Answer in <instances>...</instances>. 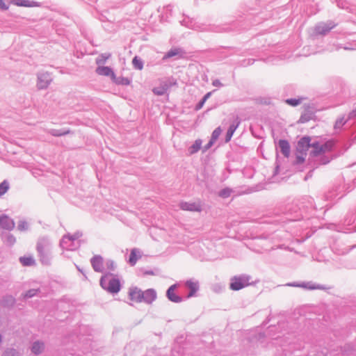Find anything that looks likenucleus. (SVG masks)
I'll return each mask as SVG.
<instances>
[{
    "label": "nucleus",
    "instance_id": "obj_21",
    "mask_svg": "<svg viewBox=\"0 0 356 356\" xmlns=\"http://www.w3.org/2000/svg\"><path fill=\"white\" fill-rule=\"evenodd\" d=\"M129 295L131 300L136 301L138 302H142L143 291L135 287L130 289Z\"/></svg>",
    "mask_w": 356,
    "mask_h": 356
},
{
    "label": "nucleus",
    "instance_id": "obj_30",
    "mask_svg": "<svg viewBox=\"0 0 356 356\" xmlns=\"http://www.w3.org/2000/svg\"><path fill=\"white\" fill-rule=\"evenodd\" d=\"M305 99L304 97L288 98L284 100V102L291 106L295 107L300 104Z\"/></svg>",
    "mask_w": 356,
    "mask_h": 356
},
{
    "label": "nucleus",
    "instance_id": "obj_41",
    "mask_svg": "<svg viewBox=\"0 0 356 356\" xmlns=\"http://www.w3.org/2000/svg\"><path fill=\"white\" fill-rule=\"evenodd\" d=\"M106 266L107 269L112 271L115 270L116 268L115 263L114 262V261L111 259H108L106 261Z\"/></svg>",
    "mask_w": 356,
    "mask_h": 356
},
{
    "label": "nucleus",
    "instance_id": "obj_54",
    "mask_svg": "<svg viewBox=\"0 0 356 356\" xmlns=\"http://www.w3.org/2000/svg\"><path fill=\"white\" fill-rule=\"evenodd\" d=\"M233 135H225V143H228L230 141Z\"/></svg>",
    "mask_w": 356,
    "mask_h": 356
},
{
    "label": "nucleus",
    "instance_id": "obj_19",
    "mask_svg": "<svg viewBox=\"0 0 356 356\" xmlns=\"http://www.w3.org/2000/svg\"><path fill=\"white\" fill-rule=\"evenodd\" d=\"M185 286L189 289L188 298L194 296L199 290V282L197 281H193L192 280H187L185 283Z\"/></svg>",
    "mask_w": 356,
    "mask_h": 356
},
{
    "label": "nucleus",
    "instance_id": "obj_2",
    "mask_svg": "<svg viewBox=\"0 0 356 356\" xmlns=\"http://www.w3.org/2000/svg\"><path fill=\"white\" fill-rule=\"evenodd\" d=\"M52 243L49 238L42 236L38 238L36 250L40 262L43 265H49L52 259Z\"/></svg>",
    "mask_w": 356,
    "mask_h": 356
},
{
    "label": "nucleus",
    "instance_id": "obj_60",
    "mask_svg": "<svg viewBox=\"0 0 356 356\" xmlns=\"http://www.w3.org/2000/svg\"><path fill=\"white\" fill-rule=\"evenodd\" d=\"M348 229L349 232H356V227L353 231H351L350 229Z\"/></svg>",
    "mask_w": 356,
    "mask_h": 356
},
{
    "label": "nucleus",
    "instance_id": "obj_3",
    "mask_svg": "<svg viewBox=\"0 0 356 356\" xmlns=\"http://www.w3.org/2000/svg\"><path fill=\"white\" fill-rule=\"evenodd\" d=\"M99 284L102 289L112 294L118 293L121 289L120 280L113 277V275L110 273L101 277Z\"/></svg>",
    "mask_w": 356,
    "mask_h": 356
},
{
    "label": "nucleus",
    "instance_id": "obj_53",
    "mask_svg": "<svg viewBox=\"0 0 356 356\" xmlns=\"http://www.w3.org/2000/svg\"><path fill=\"white\" fill-rule=\"evenodd\" d=\"M163 9L165 10L166 13H171L172 12V6L171 5H167L163 8Z\"/></svg>",
    "mask_w": 356,
    "mask_h": 356
},
{
    "label": "nucleus",
    "instance_id": "obj_40",
    "mask_svg": "<svg viewBox=\"0 0 356 356\" xmlns=\"http://www.w3.org/2000/svg\"><path fill=\"white\" fill-rule=\"evenodd\" d=\"M17 229L19 231H26L29 229V224L24 220H20L18 222Z\"/></svg>",
    "mask_w": 356,
    "mask_h": 356
},
{
    "label": "nucleus",
    "instance_id": "obj_39",
    "mask_svg": "<svg viewBox=\"0 0 356 356\" xmlns=\"http://www.w3.org/2000/svg\"><path fill=\"white\" fill-rule=\"evenodd\" d=\"M152 92L157 96H162L165 95L167 92L165 90V88H162L161 86L157 87H154L152 89Z\"/></svg>",
    "mask_w": 356,
    "mask_h": 356
},
{
    "label": "nucleus",
    "instance_id": "obj_18",
    "mask_svg": "<svg viewBox=\"0 0 356 356\" xmlns=\"http://www.w3.org/2000/svg\"><path fill=\"white\" fill-rule=\"evenodd\" d=\"M181 209L189 211H200L201 206L195 202H181L179 204Z\"/></svg>",
    "mask_w": 356,
    "mask_h": 356
},
{
    "label": "nucleus",
    "instance_id": "obj_23",
    "mask_svg": "<svg viewBox=\"0 0 356 356\" xmlns=\"http://www.w3.org/2000/svg\"><path fill=\"white\" fill-rule=\"evenodd\" d=\"M182 52L183 51L180 48H172L165 54L163 57V60H166L174 56H181Z\"/></svg>",
    "mask_w": 356,
    "mask_h": 356
},
{
    "label": "nucleus",
    "instance_id": "obj_12",
    "mask_svg": "<svg viewBox=\"0 0 356 356\" xmlns=\"http://www.w3.org/2000/svg\"><path fill=\"white\" fill-rule=\"evenodd\" d=\"M352 124L353 123L350 122L347 116L343 115L337 118L334 124V129L336 131H341L343 127L346 129L347 127H351Z\"/></svg>",
    "mask_w": 356,
    "mask_h": 356
},
{
    "label": "nucleus",
    "instance_id": "obj_17",
    "mask_svg": "<svg viewBox=\"0 0 356 356\" xmlns=\"http://www.w3.org/2000/svg\"><path fill=\"white\" fill-rule=\"evenodd\" d=\"M96 73L101 76H109L111 79L115 78V72L109 66H98L95 70Z\"/></svg>",
    "mask_w": 356,
    "mask_h": 356
},
{
    "label": "nucleus",
    "instance_id": "obj_10",
    "mask_svg": "<svg viewBox=\"0 0 356 356\" xmlns=\"http://www.w3.org/2000/svg\"><path fill=\"white\" fill-rule=\"evenodd\" d=\"M90 264L93 270L97 273H103L104 270V259L100 255H95L90 259Z\"/></svg>",
    "mask_w": 356,
    "mask_h": 356
},
{
    "label": "nucleus",
    "instance_id": "obj_61",
    "mask_svg": "<svg viewBox=\"0 0 356 356\" xmlns=\"http://www.w3.org/2000/svg\"><path fill=\"white\" fill-rule=\"evenodd\" d=\"M76 268L78 269L79 271H80V272H81L83 273L82 270H81V268H79V266H76Z\"/></svg>",
    "mask_w": 356,
    "mask_h": 356
},
{
    "label": "nucleus",
    "instance_id": "obj_59",
    "mask_svg": "<svg viewBox=\"0 0 356 356\" xmlns=\"http://www.w3.org/2000/svg\"><path fill=\"white\" fill-rule=\"evenodd\" d=\"M297 159H298L299 162H302L304 161V159L302 157H300V156H297Z\"/></svg>",
    "mask_w": 356,
    "mask_h": 356
},
{
    "label": "nucleus",
    "instance_id": "obj_24",
    "mask_svg": "<svg viewBox=\"0 0 356 356\" xmlns=\"http://www.w3.org/2000/svg\"><path fill=\"white\" fill-rule=\"evenodd\" d=\"M113 83L120 86H129L131 83V79L128 77H124L122 76H117L115 74V78L113 77L111 79Z\"/></svg>",
    "mask_w": 356,
    "mask_h": 356
},
{
    "label": "nucleus",
    "instance_id": "obj_47",
    "mask_svg": "<svg viewBox=\"0 0 356 356\" xmlns=\"http://www.w3.org/2000/svg\"><path fill=\"white\" fill-rule=\"evenodd\" d=\"M212 85L215 87H222L223 85L219 79H215L212 81Z\"/></svg>",
    "mask_w": 356,
    "mask_h": 356
},
{
    "label": "nucleus",
    "instance_id": "obj_33",
    "mask_svg": "<svg viewBox=\"0 0 356 356\" xmlns=\"http://www.w3.org/2000/svg\"><path fill=\"white\" fill-rule=\"evenodd\" d=\"M220 135H211V138L209 140V141L202 147V152H207L211 146L213 145V143L216 141V140L219 138Z\"/></svg>",
    "mask_w": 356,
    "mask_h": 356
},
{
    "label": "nucleus",
    "instance_id": "obj_38",
    "mask_svg": "<svg viewBox=\"0 0 356 356\" xmlns=\"http://www.w3.org/2000/svg\"><path fill=\"white\" fill-rule=\"evenodd\" d=\"M40 291L39 289H31L27 291L24 295V298H31L38 294V293Z\"/></svg>",
    "mask_w": 356,
    "mask_h": 356
},
{
    "label": "nucleus",
    "instance_id": "obj_25",
    "mask_svg": "<svg viewBox=\"0 0 356 356\" xmlns=\"http://www.w3.org/2000/svg\"><path fill=\"white\" fill-rule=\"evenodd\" d=\"M202 140H196L195 143L192 145H191L188 149L189 155H192L197 153L201 148H202Z\"/></svg>",
    "mask_w": 356,
    "mask_h": 356
},
{
    "label": "nucleus",
    "instance_id": "obj_13",
    "mask_svg": "<svg viewBox=\"0 0 356 356\" xmlns=\"http://www.w3.org/2000/svg\"><path fill=\"white\" fill-rule=\"evenodd\" d=\"M10 3L20 6V7H40L41 6V3L34 1H29V0H10Z\"/></svg>",
    "mask_w": 356,
    "mask_h": 356
},
{
    "label": "nucleus",
    "instance_id": "obj_22",
    "mask_svg": "<svg viewBox=\"0 0 356 356\" xmlns=\"http://www.w3.org/2000/svg\"><path fill=\"white\" fill-rule=\"evenodd\" d=\"M44 349V344L40 341H34L31 346V352L35 355L41 354Z\"/></svg>",
    "mask_w": 356,
    "mask_h": 356
},
{
    "label": "nucleus",
    "instance_id": "obj_11",
    "mask_svg": "<svg viewBox=\"0 0 356 356\" xmlns=\"http://www.w3.org/2000/svg\"><path fill=\"white\" fill-rule=\"evenodd\" d=\"M356 248V245H352L350 247L346 246L345 245L342 243H334L332 247V250L333 252L338 255H345L348 254L351 250Z\"/></svg>",
    "mask_w": 356,
    "mask_h": 356
},
{
    "label": "nucleus",
    "instance_id": "obj_45",
    "mask_svg": "<svg viewBox=\"0 0 356 356\" xmlns=\"http://www.w3.org/2000/svg\"><path fill=\"white\" fill-rule=\"evenodd\" d=\"M8 8V6L6 4L3 0H0V9L1 10H7Z\"/></svg>",
    "mask_w": 356,
    "mask_h": 356
},
{
    "label": "nucleus",
    "instance_id": "obj_5",
    "mask_svg": "<svg viewBox=\"0 0 356 356\" xmlns=\"http://www.w3.org/2000/svg\"><path fill=\"white\" fill-rule=\"evenodd\" d=\"M251 277L248 275H240L231 278L229 289L232 291H239L250 284Z\"/></svg>",
    "mask_w": 356,
    "mask_h": 356
},
{
    "label": "nucleus",
    "instance_id": "obj_56",
    "mask_svg": "<svg viewBox=\"0 0 356 356\" xmlns=\"http://www.w3.org/2000/svg\"><path fill=\"white\" fill-rule=\"evenodd\" d=\"M346 268H356V266H354V265H350V264H347L345 266Z\"/></svg>",
    "mask_w": 356,
    "mask_h": 356
},
{
    "label": "nucleus",
    "instance_id": "obj_48",
    "mask_svg": "<svg viewBox=\"0 0 356 356\" xmlns=\"http://www.w3.org/2000/svg\"><path fill=\"white\" fill-rule=\"evenodd\" d=\"M166 81H168V85H170V88L177 85V81L173 78H169Z\"/></svg>",
    "mask_w": 356,
    "mask_h": 356
},
{
    "label": "nucleus",
    "instance_id": "obj_8",
    "mask_svg": "<svg viewBox=\"0 0 356 356\" xmlns=\"http://www.w3.org/2000/svg\"><path fill=\"white\" fill-rule=\"evenodd\" d=\"M60 245L63 249L67 250H75L79 246V244H76L74 241H72L70 234L65 235L62 238L60 242Z\"/></svg>",
    "mask_w": 356,
    "mask_h": 356
},
{
    "label": "nucleus",
    "instance_id": "obj_4",
    "mask_svg": "<svg viewBox=\"0 0 356 356\" xmlns=\"http://www.w3.org/2000/svg\"><path fill=\"white\" fill-rule=\"evenodd\" d=\"M337 26V23L332 20L318 22L313 29L312 36L313 38H318V36H325Z\"/></svg>",
    "mask_w": 356,
    "mask_h": 356
},
{
    "label": "nucleus",
    "instance_id": "obj_20",
    "mask_svg": "<svg viewBox=\"0 0 356 356\" xmlns=\"http://www.w3.org/2000/svg\"><path fill=\"white\" fill-rule=\"evenodd\" d=\"M277 148L284 157H289L290 154V145L286 140H280Z\"/></svg>",
    "mask_w": 356,
    "mask_h": 356
},
{
    "label": "nucleus",
    "instance_id": "obj_55",
    "mask_svg": "<svg viewBox=\"0 0 356 356\" xmlns=\"http://www.w3.org/2000/svg\"><path fill=\"white\" fill-rule=\"evenodd\" d=\"M222 130L220 127H217L213 130V131L211 134H221Z\"/></svg>",
    "mask_w": 356,
    "mask_h": 356
},
{
    "label": "nucleus",
    "instance_id": "obj_27",
    "mask_svg": "<svg viewBox=\"0 0 356 356\" xmlns=\"http://www.w3.org/2000/svg\"><path fill=\"white\" fill-rule=\"evenodd\" d=\"M132 65L134 69L142 70L143 69L144 62L141 58L138 56H135L132 59Z\"/></svg>",
    "mask_w": 356,
    "mask_h": 356
},
{
    "label": "nucleus",
    "instance_id": "obj_64",
    "mask_svg": "<svg viewBox=\"0 0 356 356\" xmlns=\"http://www.w3.org/2000/svg\"><path fill=\"white\" fill-rule=\"evenodd\" d=\"M350 222H351V220H350L347 222V223H348V225H350Z\"/></svg>",
    "mask_w": 356,
    "mask_h": 356
},
{
    "label": "nucleus",
    "instance_id": "obj_28",
    "mask_svg": "<svg viewBox=\"0 0 356 356\" xmlns=\"http://www.w3.org/2000/svg\"><path fill=\"white\" fill-rule=\"evenodd\" d=\"M240 122H240L238 118L236 117L233 120L232 123L229 124V127H228V129L227 130V132L225 134H234V132L236 131V129L239 126Z\"/></svg>",
    "mask_w": 356,
    "mask_h": 356
},
{
    "label": "nucleus",
    "instance_id": "obj_31",
    "mask_svg": "<svg viewBox=\"0 0 356 356\" xmlns=\"http://www.w3.org/2000/svg\"><path fill=\"white\" fill-rule=\"evenodd\" d=\"M15 298L12 296H4L1 300V305L3 307H9L14 305Z\"/></svg>",
    "mask_w": 356,
    "mask_h": 356
},
{
    "label": "nucleus",
    "instance_id": "obj_49",
    "mask_svg": "<svg viewBox=\"0 0 356 356\" xmlns=\"http://www.w3.org/2000/svg\"><path fill=\"white\" fill-rule=\"evenodd\" d=\"M49 134H71V131L69 129H64L62 131H56L50 132Z\"/></svg>",
    "mask_w": 356,
    "mask_h": 356
},
{
    "label": "nucleus",
    "instance_id": "obj_57",
    "mask_svg": "<svg viewBox=\"0 0 356 356\" xmlns=\"http://www.w3.org/2000/svg\"><path fill=\"white\" fill-rule=\"evenodd\" d=\"M145 275H154V273L152 270H147L145 272Z\"/></svg>",
    "mask_w": 356,
    "mask_h": 356
},
{
    "label": "nucleus",
    "instance_id": "obj_50",
    "mask_svg": "<svg viewBox=\"0 0 356 356\" xmlns=\"http://www.w3.org/2000/svg\"><path fill=\"white\" fill-rule=\"evenodd\" d=\"M343 49L345 50H355V48L353 47L351 44L343 46Z\"/></svg>",
    "mask_w": 356,
    "mask_h": 356
},
{
    "label": "nucleus",
    "instance_id": "obj_44",
    "mask_svg": "<svg viewBox=\"0 0 356 356\" xmlns=\"http://www.w3.org/2000/svg\"><path fill=\"white\" fill-rule=\"evenodd\" d=\"M204 104H205V102H204V101H203V99H200V101L196 104V105H195V111H199V110H200V109L203 107V106H204Z\"/></svg>",
    "mask_w": 356,
    "mask_h": 356
},
{
    "label": "nucleus",
    "instance_id": "obj_43",
    "mask_svg": "<svg viewBox=\"0 0 356 356\" xmlns=\"http://www.w3.org/2000/svg\"><path fill=\"white\" fill-rule=\"evenodd\" d=\"M348 120L350 122L356 119V108L352 110L347 115Z\"/></svg>",
    "mask_w": 356,
    "mask_h": 356
},
{
    "label": "nucleus",
    "instance_id": "obj_58",
    "mask_svg": "<svg viewBox=\"0 0 356 356\" xmlns=\"http://www.w3.org/2000/svg\"><path fill=\"white\" fill-rule=\"evenodd\" d=\"M335 47H336V50H339V49H341V48L343 49V46H342V44H338Z\"/></svg>",
    "mask_w": 356,
    "mask_h": 356
},
{
    "label": "nucleus",
    "instance_id": "obj_35",
    "mask_svg": "<svg viewBox=\"0 0 356 356\" xmlns=\"http://www.w3.org/2000/svg\"><path fill=\"white\" fill-rule=\"evenodd\" d=\"M16 241L15 237L8 233L4 236V242L8 245H13Z\"/></svg>",
    "mask_w": 356,
    "mask_h": 356
},
{
    "label": "nucleus",
    "instance_id": "obj_9",
    "mask_svg": "<svg viewBox=\"0 0 356 356\" xmlns=\"http://www.w3.org/2000/svg\"><path fill=\"white\" fill-rule=\"evenodd\" d=\"M181 25L195 31H203L205 30L202 25L199 24L193 18H191L188 16H185L184 18L181 21Z\"/></svg>",
    "mask_w": 356,
    "mask_h": 356
},
{
    "label": "nucleus",
    "instance_id": "obj_6",
    "mask_svg": "<svg viewBox=\"0 0 356 356\" xmlns=\"http://www.w3.org/2000/svg\"><path fill=\"white\" fill-rule=\"evenodd\" d=\"M286 286L302 288L306 290H325L327 289L325 286L320 284H317L312 281L302 282H289V283L286 284Z\"/></svg>",
    "mask_w": 356,
    "mask_h": 356
},
{
    "label": "nucleus",
    "instance_id": "obj_14",
    "mask_svg": "<svg viewBox=\"0 0 356 356\" xmlns=\"http://www.w3.org/2000/svg\"><path fill=\"white\" fill-rule=\"evenodd\" d=\"M0 226L6 230H12L15 227V222L12 218L7 215L0 216Z\"/></svg>",
    "mask_w": 356,
    "mask_h": 356
},
{
    "label": "nucleus",
    "instance_id": "obj_15",
    "mask_svg": "<svg viewBox=\"0 0 356 356\" xmlns=\"http://www.w3.org/2000/svg\"><path fill=\"white\" fill-rule=\"evenodd\" d=\"M176 288L177 284H172L170 286L166 291V296L170 301L178 303L182 301V298L175 293Z\"/></svg>",
    "mask_w": 356,
    "mask_h": 356
},
{
    "label": "nucleus",
    "instance_id": "obj_37",
    "mask_svg": "<svg viewBox=\"0 0 356 356\" xmlns=\"http://www.w3.org/2000/svg\"><path fill=\"white\" fill-rule=\"evenodd\" d=\"M312 113H304L301 115L300 119L298 121V124H303L309 122L312 118Z\"/></svg>",
    "mask_w": 356,
    "mask_h": 356
},
{
    "label": "nucleus",
    "instance_id": "obj_52",
    "mask_svg": "<svg viewBox=\"0 0 356 356\" xmlns=\"http://www.w3.org/2000/svg\"><path fill=\"white\" fill-rule=\"evenodd\" d=\"M211 95V92H209L207 93H206L203 97L202 98L203 99V101H204L205 102H207V100L210 97V96Z\"/></svg>",
    "mask_w": 356,
    "mask_h": 356
},
{
    "label": "nucleus",
    "instance_id": "obj_51",
    "mask_svg": "<svg viewBox=\"0 0 356 356\" xmlns=\"http://www.w3.org/2000/svg\"><path fill=\"white\" fill-rule=\"evenodd\" d=\"M300 216L299 215H296L294 217H289V218H286V220H292V221H294V220H298L300 219Z\"/></svg>",
    "mask_w": 356,
    "mask_h": 356
},
{
    "label": "nucleus",
    "instance_id": "obj_26",
    "mask_svg": "<svg viewBox=\"0 0 356 356\" xmlns=\"http://www.w3.org/2000/svg\"><path fill=\"white\" fill-rule=\"evenodd\" d=\"M19 261L24 266H31L35 264V259L32 256L21 257H19Z\"/></svg>",
    "mask_w": 356,
    "mask_h": 356
},
{
    "label": "nucleus",
    "instance_id": "obj_32",
    "mask_svg": "<svg viewBox=\"0 0 356 356\" xmlns=\"http://www.w3.org/2000/svg\"><path fill=\"white\" fill-rule=\"evenodd\" d=\"M137 249L134 248L131 250L129 258V263L131 266H134L138 259V257H140V255L138 257L136 254Z\"/></svg>",
    "mask_w": 356,
    "mask_h": 356
},
{
    "label": "nucleus",
    "instance_id": "obj_1",
    "mask_svg": "<svg viewBox=\"0 0 356 356\" xmlns=\"http://www.w3.org/2000/svg\"><path fill=\"white\" fill-rule=\"evenodd\" d=\"M312 147L311 154L317 156L316 161L321 165L327 164L334 157L337 155H331L330 152L336 150L338 144L333 140H327L320 145L318 142L311 143V138L306 136L302 138L298 143L297 150L300 153L307 152L309 147Z\"/></svg>",
    "mask_w": 356,
    "mask_h": 356
},
{
    "label": "nucleus",
    "instance_id": "obj_36",
    "mask_svg": "<svg viewBox=\"0 0 356 356\" xmlns=\"http://www.w3.org/2000/svg\"><path fill=\"white\" fill-rule=\"evenodd\" d=\"M232 192V189L225 188L219 191L218 195L222 198H227L231 195Z\"/></svg>",
    "mask_w": 356,
    "mask_h": 356
},
{
    "label": "nucleus",
    "instance_id": "obj_16",
    "mask_svg": "<svg viewBox=\"0 0 356 356\" xmlns=\"http://www.w3.org/2000/svg\"><path fill=\"white\" fill-rule=\"evenodd\" d=\"M156 298V292L153 289H147L143 291L142 302L147 304L152 303Z\"/></svg>",
    "mask_w": 356,
    "mask_h": 356
},
{
    "label": "nucleus",
    "instance_id": "obj_62",
    "mask_svg": "<svg viewBox=\"0 0 356 356\" xmlns=\"http://www.w3.org/2000/svg\"><path fill=\"white\" fill-rule=\"evenodd\" d=\"M2 341V335L0 334V343Z\"/></svg>",
    "mask_w": 356,
    "mask_h": 356
},
{
    "label": "nucleus",
    "instance_id": "obj_29",
    "mask_svg": "<svg viewBox=\"0 0 356 356\" xmlns=\"http://www.w3.org/2000/svg\"><path fill=\"white\" fill-rule=\"evenodd\" d=\"M111 56V54L110 53L101 54L96 58L95 63L98 66H102V65H104Z\"/></svg>",
    "mask_w": 356,
    "mask_h": 356
},
{
    "label": "nucleus",
    "instance_id": "obj_7",
    "mask_svg": "<svg viewBox=\"0 0 356 356\" xmlns=\"http://www.w3.org/2000/svg\"><path fill=\"white\" fill-rule=\"evenodd\" d=\"M52 77L51 74L48 72H42L38 74L37 87L39 90H44L48 88Z\"/></svg>",
    "mask_w": 356,
    "mask_h": 356
},
{
    "label": "nucleus",
    "instance_id": "obj_42",
    "mask_svg": "<svg viewBox=\"0 0 356 356\" xmlns=\"http://www.w3.org/2000/svg\"><path fill=\"white\" fill-rule=\"evenodd\" d=\"M70 236H71V239L72 240V241H74L76 244H79V242L78 241V239L81 236H82V233L81 232H76L74 234L70 235Z\"/></svg>",
    "mask_w": 356,
    "mask_h": 356
},
{
    "label": "nucleus",
    "instance_id": "obj_34",
    "mask_svg": "<svg viewBox=\"0 0 356 356\" xmlns=\"http://www.w3.org/2000/svg\"><path fill=\"white\" fill-rule=\"evenodd\" d=\"M10 184L7 180H3L0 183V197L3 195L9 189Z\"/></svg>",
    "mask_w": 356,
    "mask_h": 356
},
{
    "label": "nucleus",
    "instance_id": "obj_46",
    "mask_svg": "<svg viewBox=\"0 0 356 356\" xmlns=\"http://www.w3.org/2000/svg\"><path fill=\"white\" fill-rule=\"evenodd\" d=\"M160 86L165 88V90L167 92L169 88H170V85H168V81H165L161 83Z\"/></svg>",
    "mask_w": 356,
    "mask_h": 356
},
{
    "label": "nucleus",
    "instance_id": "obj_63",
    "mask_svg": "<svg viewBox=\"0 0 356 356\" xmlns=\"http://www.w3.org/2000/svg\"><path fill=\"white\" fill-rule=\"evenodd\" d=\"M254 62V60H252L251 63H250V60H248V64H252Z\"/></svg>",
    "mask_w": 356,
    "mask_h": 356
}]
</instances>
